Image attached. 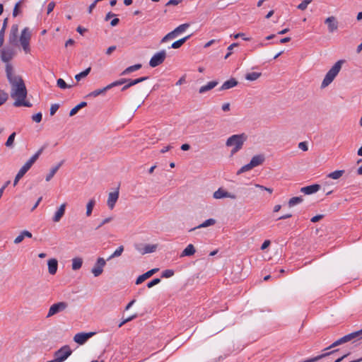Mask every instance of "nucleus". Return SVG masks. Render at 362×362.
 I'll return each mask as SVG.
<instances>
[{
    "mask_svg": "<svg viewBox=\"0 0 362 362\" xmlns=\"http://www.w3.org/2000/svg\"><path fill=\"white\" fill-rule=\"evenodd\" d=\"M95 205V200L94 199H90L86 205V216H90L91 215Z\"/></svg>",
    "mask_w": 362,
    "mask_h": 362,
    "instance_id": "obj_34",
    "label": "nucleus"
},
{
    "mask_svg": "<svg viewBox=\"0 0 362 362\" xmlns=\"http://www.w3.org/2000/svg\"><path fill=\"white\" fill-rule=\"evenodd\" d=\"M176 37H177L176 34L174 33V30H173V31L170 32L169 33H168L166 35H165L162 38L160 42L164 43V42H167L168 40L173 39Z\"/></svg>",
    "mask_w": 362,
    "mask_h": 362,
    "instance_id": "obj_45",
    "label": "nucleus"
},
{
    "mask_svg": "<svg viewBox=\"0 0 362 362\" xmlns=\"http://www.w3.org/2000/svg\"><path fill=\"white\" fill-rule=\"evenodd\" d=\"M57 85L61 89L70 88L73 85H68L62 78H59L57 81Z\"/></svg>",
    "mask_w": 362,
    "mask_h": 362,
    "instance_id": "obj_43",
    "label": "nucleus"
},
{
    "mask_svg": "<svg viewBox=\"0 0 362 362\" xmlns=\"http://www.w3.org/2000/svg\"><path fill=\"white\" fill-rule=\"evenodd\" d=\"M361 338H362V329L361 330L350 333L349 334H346V335L342 337L341 338L339 339L338 340H337L334 343H332L329 346L325 349V351L329 350L330 349H332L334 347H336L339 345L346 343L351 340L360 339Z\"/></svg>",
    "mask_w": 362,
    "mask_h": 362,
    "instance_id": "obj_4",
    "label": "nucleus"
},
{
    "mask_svg": "<svg viewBox=\"0 0 362 362\" xmlns=\"http://www.w3.org/2000/svg\"><path fill=\"white\" fill-rule=\"evenodd\" d=\"M45 146L41 147L29 160L28 161L33 165V163L37 160L39 156L41 155L45 149Z\"/></svg>",
    "mask_w": 362,
    "mask_h": 362,
    "instance_id": "obj_40",
    "label": "nucleus"
},
{
    "mask_svg": "<svg viewBox=\"0 0 362 362\" xmlns=\"http://www.w3.org/2000/svg\"><path fill=\"white\" fill-rule=\"evenodd\" d=\"M16 52L13 48L11 47H4L0 49L1 60L8 64H9V62L13 58Z\"/></svg>",
    "mask_w": 362,
    "mask_h": 362,
    "instance_id": "obj_9",
    "label": "nucleus"
},
{
    "mask_svg": "<svg viewBox=\"0 0 362 362\" xmlns=\"http://www.w3.org/2000/svg\"><path fill=\"white\" fill-rule=\"evenodd\" d=\"M237 84H238V81L235 78H232L225 81L223 83V85L221 86V87L220 88V90H228V89L235 87V86H237Z\"/></svg>",
    "mask_w": 362,
    "mask_h": 362,
    "instance_id": "obj_22",
    "label": "nucleus"
},
{
    "mask_svg": "<svg viewBox=\"0 0 362 362\" xmlns=\"http://www.w3.org/2000/svg\"><path fill=\"white\" fill-rule=\"evenodd\" d=\"M298 148L303 151H307L308 150V144L305 141L300 142L298 144Z\"/></svg>",
    "mask_w": 362,
    "mask_h": 362,
    "instance_id": "obj_55",
    "label": "nucleus"
},
{
    "mask_svg": "<svg viewBox=\"0 0 362 362\" xmlns=\"http://www.w3.org/2000/svg\"><path fill=\"white\" fill-rule=\"evenodd\" d=\"M32 33L29 28H25L22 31L19 37L20 43L24 52L28 54L30 52V41Z\"/></svg>",
    "mask_w": 362,
    "mask_h": 362,
    "instance_id": "obj_6",
    "label": "nucleus"
},
{
    "mask_svg": "<svg viewBox=\"0 0 362 362\" xmlns=\"http://www.w3.org/2000/svg\"><path fill=\"white\" fill-rule=\"evenodd\" d=\"M15 136H16V132H13L8 138L6 142V146L7 147H11L13 144V141H14V139H15Z\"/></svg>",
    "mask_w": 362,
    "mask_h": 362,
    "instance_id": "obj_48",
    "label": "nucleus"
},
{
    "mask_svg": "<svg viewBox=\"0 0 362 362\" xmlns=\"http://www.w3.org/2000/svg\"><path fill=\"white\" fill-rule=\"evenodd\" d=\"M21 1H18V3L16 4L13 11V17H16L19 14V13H20L19 7L21 6Z\"/></svg>",
    "mask_w": 362,
    "mask_h": 362,
    "instance_id": "obj_52",
    "label": "nucleus"
},
{
    "mask_svg": "<svg viewBox=\"0 0 362 362\" xmlns=\"http://www.w3.org/2000/svg\"><path fill=\"white\" fill-rule=\"evenodd\" d=\"M68 303L65 301L58 302L52 305L49 309L47 317H50L59 313L64 311L68 308Z\"/></svg>",
    "mask_w": 362,
    "mask_h": 362,
    "instance_id": "obj_8",
    "label": "nucleus"
},
{
    "mask_svg": "<svg viewBox=\"0 0 362 362\" xmlns=\"http://www.w3.org/2000/svg\"><path fill=\"white\" fill-rule=\"evenodd\" d=\"M106 264V261L103 257H98L94 267L91 269V272L94 276H99L103 272V267Z\"/></svg>",
    "mask_w": 362,
    "mask_h": 362,
    "instance_id": "obj_11",
    "label": "nucleus"
},
{
    "mask_svg": "<svg viewBox=\"0 0 362 362\" xmlns=\"http://www.w3.org/2000/svg\"><path fill=\"white\" fill-rule=\"evenodd\" d=\"M216 223V221L215 219L209 218V219H207L205 221H204L202 223H201L198 226L194 227V228L190 229L189 231L194 230H196L197 228H206V227H209V226H214Z\"/></svg>",
    "mask_w": 362,
    "mask_h": 362,
    "instance_id": "obj_26",
    "label": "nucleus"
},
{
    "mask_svg": "<svg viewBox=\"0 0 362 362\" xmlns=\"http://www.w3.org/2000/svg\"><path fill=\"white\" fill-rule=\"evenodd\" d=\"M191 37V35H187L182 39H180L175 42H174L172 45H171V48H173V49H178L180 48L188 39H189V37Z\"/></svg>",
    "mask_w": 362,
    "mask_h": 362,
    "instance_id": "obj_31",
    "label": "nucleus"
},
{
    "mask_svg": "<svg viewBox=\"0 0 362 362\" xmlns=\"http://www.w3.org/2000/svg\"><path fill=\"white\" fill-rule=\"evenodd\" d=\"M72 354V350L68 345H64L54 353V357L59 362L65 361Z\"/></svg>",
    "mask_w": 362,
    "mask_h": 362,
    "instance_id": "obj_7",
    "label": "nucleus"
},
{
    "mask_svg": "<svg viewBox=\"0 0 362 362\" xmlns=\"http://www.w3.org/2000/svg\"><path fill=\"white\" fill-rule=\"evenodd\" d=\"M166 58V52L163 49L156 53L150 59L149 65L151 67H156L161 64Z\"/></svg>",
    "mask_w": 362,
    "mask_h": 362,
    "instance_id": "obj_10",
    "label": "nucleus"
},
{
    "mask_svg": "<svg viewBox=\"0 0 362 362\" xmlns=\"http://www.w3.org/2000/svg\"><path fill=\"white\" fill-rule=\"evenodd\" d=\"M8 99V94L3 90H0V105H3Z\"/></svg>",
    "mask_w": 362,
    "mask_h": 362,
    "instance_id": "obj_49",
    "label": "nucleus"
},
{
    "mask_svg": "<svg viewBox=\"0 0 362 362\" xmlns=\"http://www.w3.org/2000/svg\"><path fill=\"white\" fill-rule=\"evenodd\" d=\"M93 335V332L89 333H84V332H80L74 337V340L75 342H76L78 344H83L86 343V341L92 336Z\"/></svg>",
    "mask_w": 362,
    "mask_h": 362,
    "instance_id": "obj_14",
    "label": "nucleus"
},
{
    "mask_svg": "<svg viewBox=\"0 0 362 362\" xmlns=\"http://www.w3.org/2000/svg\"><path fill=\"white\" fill-rule=\"evenodd\" d=\"M119 198V190L118 189L112 192L109 193L107 199V206L110 209H113L115 205Z\"/></svg>",
    "mask_w": 362,
    "mask_h": 362,
    "instance_id": "obj_16",
    "label": "nucleus"
},
{
    "mask_svg": "<svg viewBox=\"0 0 362 362\" xmlns=\"http://www.w3.org/2000/svg\"><path fill=\"white\" fill-rule=\"evenodd\" d=\"M264 160H265V158H264V155L260 154V155H256V156H253L250 162L248 164L243 165L238 171V174L239 175L243 173L249 171V170H252L253 168L262 165L264 163Z\"/></svg>",
    "mask_w": 362,
    "mask_h": 362,
    "instance_id": "obj_5",
    "label": "nucleus"
},
{
    "mask_svg": "<svg viewBox=\"0 0 362 362\" xmlns=\"http://www.w3.org/2000/svg\"><path fill=\"white\" fill-rule=\"evenodd\" d=\"M148 78V76H144V77H140V78H136V79H130V78H127V82L129 83V86H130L131 87L134 86V85H136L141 82H143L144 81H146L147 79Z\"/></svg>",
    "mask_w": 362,
    "mask_h": 362,
    "instance_id": "obj_33",
    "label": "nucleus"
},
{
    "mask_svg": "<svg viewBox=\"0 0 362 362\" xmlns=\"http://www.w3.org/2000/svg\"><path fill=\"white\" fill-rule=\"evenodd\" d=\"M320 188V185L317 184L303 187L300 189V192L305 194H311L317 192Z\"/></svg>",
    "mask_w": 362,
    "mask_h": 362,
    "instance_id": "obj_18",
    "label": "nucleus"
},
{
    "mask_svg": "<svg viewBox=\"0 0 362 362\" xmlns=\"http://www.w3.org/2000/svg\"><path fill=\"white\" fill-rule=\"evenodd\" d=\"M59 105L58 104H52L50 107V115L53 116L58 110Z\"/></svg>",
    "mask_w": 362,
    "mask_h": 362,
    "instance_id": "obj_54",
    "label": "nucleus"
},
{
    "mask_svg": "<svg viewBox=\"0 0 362 362\" xmlns=\"http://www.w3.org/2000/svg\"><path fill=\"white\" fill-rule=\"evenodd\" d=\"M160 282V279L158 278L154 279L147 284L148 288H152Z\"/></svg>",
    "mask_w": 362,
    "mask_h": 362,
    "instance_id": "obj_53",
    "label": "nucleus"
},
{
    "mask_svg": "<svg viewBox=\"0 0 362 362\" xmlns=\"http://www.w3.org/2000/svg\"><path fill=\"white\" fill-rule=\"evenodd\" d=\"M344 173L345 171L344 170H335L329 173L327 177L333 180H337L340 178L344 174Z\"/></svg>",
    "mask_w": 362,
    "mask_h": 362,
    "instance_id": "obj_32",
    "label": "nucleus"
},
{
    "mask_svg": "<svg viewBox=\"0 0 362 362\" xmlns=\"http://www.w3.org/2000/svg\"><path fill=\"white\" fill-rule=\"evenodd\" d=\"M136 317V315H132L125 320H124L119 325V327H121L123 325H124L125 323L132 320L133 319H134Z\"/></svg>",
    "mask_w": 362,
    "mask_h": 362,
    "instance_id": "obj_61",
    "label": "nucleus"
},
{
    "mask_svg": "<svg viewBox=\"0 0 362 362\" xmlns=\"http://www.w3.org/2000/svg\"><path fill=\"white\" fill-rule=\"evenodd\" d=\"M182 1L183 0H170L167 2L165 6H171V5L176 6V5L179 4L180 3H181Z\"/></svg>",
    "mask_w": 362,
    "mask_h": 362,
    "instance_id": "obj_57",
    "label": "nucleus"
},
{
    "mask_svg": "<svg viewBox=\"0 0 362 362\" xmlns=\"http://www.w3.org/2000/svg\"><path fill=\"white\" fill-rule=\"evenodd\" d=\"M66 206V204L65 203L62 204L59 206L58 210L55 212V214L52 218L54 222L57 223L61 220L62 216L64 215Z\"/></svg>",
    "mask_w": 362,
    "mask_h": 362,
    "instance_id": "obj_19",
    "label": "nucleus"
},
{
    "mask_svg": "<svg viewBox=\"0 0 362 362\" xmlns=\"http://www.w3.org/2000/svg\"><path fill=\"white\" fill-rule=\"evenodd\" d=\"M45 146L41 147L29 160L28 161L33 165V163L37 160L39 156L41 155L45 149Z\"/></svg>",
    "mask_w": 362,
    "mask_h": 362,
    "instance_id": "obj_39",
    "label": "nucleus"
},
{
    "mask_svg": "<svg viewBox=\"0 0 362 362\" xmlns=\"http://www.w3.org/2000/svg\"><path fill=\"white\" fill-rule=\"evenodd\" d=\"M18 36V25L13 24L10 30L8 35V43L11 45H17Z\"/></svg>",
    "mask_w": 362,
    "mask_h": 362,
    "instance_id": "obj_12",
    "label": "nucleus"
},
{
    "mask_svg": "<svg viewBox=\"0 0 362 362\" xmlns=\"http://www.w3.org/2000/svg\"><path fill=\"white\" fill-rule=\"evenodd\" d=\"M159 269L158 268L152 269L147 272L144 273L142 275H140L136 281V284H140L142 282H144L146 279L151 277L152 275H153L155 273H156Z\"/></svg>",
    "mask_w": 362,
    "mask_h": 362,
    "instance_id": "obj_17",
    "label": "nucleus"
},
{
    "mask_svg": "<svg viewBox=\"0 0 362 362\" xmlns=\"http://www.w3.org/2000/svg\"><path fill=\"white\" fill-rule=\"evenodd\" d=\"M189 27V23H184L177 27L174 30V33L177 36L179 34L185 32Z\"/></svg>",
    "mask_w": 362,
    "mask_h": 362,
    "instance_id": "obj_35",
    "label": "nucleus"
},
{
    "mask_svg": "<svg viewBox=\"0 0 362 362\" xmlns=\"http://www.w3.org/2000/svg\"><path fill=\"white\" fill-rule=\"evenodd\" d=\"M323 218H324V215L318 214V215H316V216H313L311 218V221L313 222V223H315V222H317V221H320Z\"/></svg>",
    "mask_w": 362,
    "mask_h": 362,
    "instance_id": "obj_59",
    "label": "nucleus"
},
{
    "mask_svg": "<svg viewBox=\"0 0 362 362\" xmlns=\"http://www.w3.org/2000/svg\"><path fill=\"white\" fill-rule=\"evenodd\" d=\"M174 275V271L172 269H166L164 270L162 273L161 277L163 278H170Z\"/></svg>",
    "mask_w": 362,
    "mask_h": 362,
    "instance_id": "obj_50",
    "label": "nucleus"
},
{
    "mask_svg": "<svg viewBox=\"0 0 362 362\" xmlns=\"http://www.w3.org/2000/svg\"><path fill=\"white\" fill-rule=\"evenodd\" d=\"M42 115L41 112H38L32 116V119L37 123L40 122L42 121Z\"/></svg>",
    "mask_w": 362,
    "mask_h": 362,
    "instance_id": "obj_51",
    "label": "nucleus"
},
{
    "mask_svg": "<svg viewBox=\"0 0 362 362\" xmlns=\"http://www.w3.org/2000/svg\"><path fill=\"white\" fill-rule=\"evenodd\" d=\"M158 247V245H146L143 248L136 247V249L142 254H148L154 252Z\"/></svg>",
    "mask_w": 362,
    "mask_h": 362,
    "instance_id": "obj_21",
    "label": "nucleus"
},
{
    "mask_svg": "<svg viewBox=\"0 0 362 362\" xmlns=\"http://www.w3.org/2000/svg\"><path fill=\"white\" fill-rule=\"evenodd\" d=\"M261 76V73H258V72H252V73H249V74H247L245 75V78L248 81H255L257 79H258Z\"/></svg>",
    "mask_w": 362,
    "mask_h": 362,
    "instance_id": "obj_41",
    "label": "nucleus"
},
{
    "mask_svg": "<svg viewBox=\"0 0 362 362\" xmlns=\"http://www.w3.org/2000/svg\"><path fill=\"white\" fill-rule=\"evenodd\" d=\"M6 74L7 79L11 84V97L15 100V107H32L29 101H26L27 89L21 76L16 75L11 64H6Z\"/></svg>",
    "mask_w": 362,
    "mask_h": 362,
    "instance_id": "obj_1",
    "label": "nucleus"
},
{
    "mask_svg": "<svg viewBox=\"0 0 362 362\" xmlns=\"http://www.w3.org/2000/svg\"><path fill=\"white\" fill-rule=\"evenodd\" d=\"M47 264L49 273L52 275L55 274L58 268L57 260L54 258L50 259L48 260Z\"/></svg>",
    "mask_w": 362,
    "mask_h": 362,
    "instance_id": "obj_20",
    "label": "nucleus"
},
{
    "mask_svg": "<svg viewBox=\"0 0 362 362\" xmlns=\"http://www.w3.org/2000/svg\"><path fill=\"white\" fill-rule=\"evenodd\" d=\"M55 4L54 1L49 2L47 5V14L50 13L54 8Z\"/></svg>",
    "mask_w": 362,
    "mask_h": 362,
    "instance_id": "obj_60",
    "label": "nucleus"
},
{
    "mask_svg": "<svg viewBox=\"0 0 362 362\" xmlns=\"http://www.w3.org/2000/svg\"><path fill=\"white\" fill-rule=\"evenodd\" d=\"M303 202V198L301 197H294L289 199L288 201V206L293 207V206L300 204Z\"/></svg>",
    "mask_w": 362,
    "mask_h": 362,
    "instance_id": "obj_37",
    "label": "nucleus"
},
{
    "mask_svg": "<svg viewBox=\"0 0 362 362\" xmlns=\"http://www.w3.org/2000/svg\"><path fill=\"white\" fill-rule=\"evenodd\" d=\"M124 251V246H119L108 258L107 260H110L113 258L118 257L122 255Z\"/></svg>",
    "mask_w": 362,
    "mask_h": 362,
    "instance_id": "obj_36",
    "label": "nucleus"
},
{
    "mask_svg": "<svg viewBox=\"0 0 362 362\" xmlns=\"http://www.w3.org/2000/svg\"><path fill=\"white\" fill-rule=\"evenodd\" d=\"M344 62L345 60H339L331 67V69L326 74L321 83V88H326L334 81L335 77L340 71L341 66Z\"/></svg>",
    "mask_w": 362,
    "mask_h": 362,
    "instance_id": "obj_3",
    "label": "nucleus"
},
{
    "mask_svg": "<svg viewBox=\"0 0 362 362\" xmlns=\"http://www.w3.org/2000/svg\"><path fill=\"white\" fill-rule=\"evenodd\" d=\"M45 146L41 147L29 160L28 161L33 165V163L37 160L39 156L41 155L45 149Z\"/></svg>",
    "mask_w": 362,
    "mask_h": 362,
    "instance_id": "obj_38",
    "label": "nucleus"
},
{
    "mask_svg": "<svg viewBox=\"0 0 362 362\" xmlns=\"http://www.w3.org/2000/svg\"><path fill=\"white\" fill-rule=\"evenodd\" d=\"M127 82V78H120L119 80L115 81L112 83L109 84L110 89L113 87L124 84Z\"/></svg>",
    "mask_w": 362,
    "mask_h": 362,
    "instance_id": "obj_46",
    "label": "nucleus"
},
{
    "mask_svg": "<svg viewBox=\"0 0 362 362\" xmlns=\"http://www.w3.org/2000/svg\"><path fill=\"white\" fill-rule=\"evenodd\" d=\"M26 173V172L24 170V169L21 168L17 175H16V177L13 181V185L16 186L18 181L24 176V175Z\"/></svg>",
    "mask_w": 362,
    "mask_h": 362,
    "instance_id": "obj_44",
    "label": "nucleus"
},
{
    "mask_svg": "<svg viewBox=\"0 0 362 362\" xmlns=\"http://www.w3.org/2000/svg\"><path fill=\"white\" fill-rule=\"evenodd\" d=\"M24 238H24V236H23V233H22V232H21V234H20L19 235H18V236L15 238V240H14V243H15V244H19L20 243H21V242L23 240V239H24Z\"/></svg>",
    "mask_w": 362,
    "mask_h": 362,
    "instance_id": "obj_58",
    "label": "nucleus"
},
{
    "mask_svg": "<svg viewBox=\"0 0 362 362\" xmlns=\"http://www.w3.org/2000/svg\"><path fill=\"white\" fill-rule=\"evenodd\" d=\"M112 220V217H108L102 221V222L97 226L96 229H99L103 225L110 222Z\"/></svg>",
    "mask_w": 362,
    "mask_h": 362,
    "instance_id": "obj_56",
    "label": "nucleus"
},
{
    "mask_svg": "<svg viewBox=\"0 0 362 362\" xmlns=\"http://www.w3.org/2000/svg\"><path fill=\"white\" fill-rule=\"evenodd\" d=\"M247 139V136L244 133L240 134H234L228 138L226 142V146L228 147H233L230 151L231 155H234L243 148V146Z\"/></svg>",
    "mask_w": 362,
    "mask_h": 362,
    "instance_id": "obj_2",
    "label": "nucleus"
},
{
    "mask_svg": "<svg viewBox=\"0 0 362 362\" xmlns=\"http://www.w3.org/2000/svg\"><path fill=\"white\" fill-rule=\"evenodd\" d=\"M270 243H271L270 240H265L261 246V250H265L267 247H268L270 245Z\"/></svg>",
    "mask_w": 362,
    "mask_h": 362,
    "instance_id": "obj_64",
    "label": "nucleus"
},
{
    "mask_svg": "<svg viewBox=\"0 0 362 362\" xmlns=\"http://www.w3.org/2000/svg\"><path fill=\"white\" fill-rule=\"evenodd\" d=\"M110 89V88L109 87V85H107V86L104 87L103 88L97 89V90H95L93 91L90 92L87 95V97H93V98L97 97L100 95L105 94L106 93V91Z\"/></svg>",
    "mask_w": 362,
    "mask_h": 362,
    "instance_id": "obj_28",
    "label": "nucleus"
},
{
    "mask_svg": "<svg viewBox=\"0 0 362 362\" xmlns=\"http://www.w3.org/2000/svg\"><path fill=\"white\" fill-rule=\"evenodd\" d=\"M325 23L327 25L328 31L334 33L338 29V21L334 16H329L325 20Z\"/></svg>",
    "mask_w": 362,
    "mask_h": 362,
    "instance_id": "obj_13",
    "label": "nucleus"
},
{
    "mask_svg": "<svg viewBox=\"0 0 362 362\" xmlns=\"http://www.w3.org/2000/svg\"><path fill=\"white\" fill-rule=\"evenodd\" d=\"M142 65L141 64H134L133 66H130L129 67H127V69H125L122 73H121V76H125V75H128L130 73L133 72V71H136L139 69H140L141 68Z\"/></svg>",
    "mask_w": 362,
    "mask_h": 362,
    "instance_id": "obj_27",
    "label": "nucleus"
},
{
    "mask_svg": "<svg viewBox=\"0 0 362 362\" xmlns=\"http://www.w3.org/2000/svg\"><path fill=\"white\" fill-rule=\"evenodd\" d=\"M32 165H33L28 160L21 168L24 169V170L27 173Z\"/></svg>",
    "mask_w": 362,
    "mask_h": 362,
    "instance_id": "obj_62",
    "label": "nucleus"
},
{
    "mask_svg": "<svg viewBox=\"0 0 362 362\" xmlns=\"http://www.w3.org/2000/svg\"><path fill=\"white\" fill-rule=\"evenodd\" d=\"M196 252V250L192 244L188 245L185 249L182 252L180 257L192 256Z\"/></svg>",
    "mask_w": 362,
    "mask_h": 362,
    "instance_id": "obj_24",
    "label": "nucleus"
},
{
    "mask_svg": "<svg viewBox=\"0 0 362 362\" xmlns=\"http://www.w3.org/2000/svg\"><path fill=\"white\" fill-rule=\"evenodd\" d=\"M213 197L214 199H219L223 198H230L233 199H236V196L233 194H231L230 192H228L223 189L222 188H219L218 190H216L214 194Z\"/></svg>",
    "mask_w": 362,
    "mask_h": 362,
    "instance_id": "obj_15",
    "label": "nucleus"
},
{
    "mask_svg": "<svg viewBox=\"0 0 362 362\" xmlns=\"http://www.w3.org/2000/svg\"><path fill=\"white\" fill-rule=\"evenodd\" d=\"M83 259L81 257H75L72 259V269L78 270L82 267Z\"/></svg>",
    "mask_w": 362,
    "mask_h": 362,
    "instance_id": "obj_30",
    "label": "nucleus"
},
{
    "mask_svg": "<svg viewBox=\"0 0 362 362\" xmlns=\"http://www.w3.org/2000/svg\"><path fill=\"white\" fill-rule=\"evenodd\" d=\"M90 70H91L90 67L87 68L83 71L76 74L75 76V79L76 81H79L81 78H85L86 76H87L88 75V74L90 73Z\"/></svg>",
    "mask_w": 362,
    "mask_h": 362,
    "instance_id": "obj_42",
    "label": "nucleus"
},
{
    "mask_svg": "<svg viewBox=\"0 0 362 362\" xmlns=\"http://www.w3.org/2000/svg\"><path fill=\"white\" fill-rule=\"evenodd\" d=\"M313 0H303L300 4L297 6L298 9L304 11L307 8L308 4L312 2Z\"/></svg>",
    "mask_w": 362,
    "mask_h": 362,
    "instance_id": "obj_47",
    "label": "nucleus"
},
{
    "mask_svg": "<svg viewBox=\"0 0 362 362\" xmlns=\"http://www.w3.org/2000/svg\"><path fill=\"white\" fill-rule=\"evenodd\" d=\"M80 110V108L76 105L75 106L74 108H72L69 112V116L70 117H72L74 115H75L77 112Z\"/></svg>",
    "mask_w": 362,
    "mask_h": 362,
    "instance_id": "obj_63",
    "label": "nucleus"
},
{
    "mask_svg": "<svg viewBox=\"0 0 362 362\" xmlns=\"http://www.w3.org/2000/svg\"><path fill=\"white\" fill-rule=\"evenodd\" d=\"M63 160L59 163L56 166L51 168L49 173L46 176V181L49 182L55 175V173L57 172V170L59 169V168L63 164Z\"/></svg>",
    "mask_w": 362,
    "mask_h": 362,
    "instance_id": "obj_29",
    "label": "nucleus"
},
{
    "mask_svg": "<svg viewBox=\"0 0 362 362\" xmlns=\"http://www.w3.org/2000/svg\"><path fill=\"white\" fill-rule=\"evenodd\" d=\"M217 85H218L217 81H210L206 85L202 86L199 90V93H204L206 91H209V90L213 89Z\"/></svg>",
    "mask_w": 362,
    "mask_h": 362,
    "instance_id": "obj_23",
    "label": "nucleus"
},
{
    "mask_svg": "<svg viewBox=\"0 0 362 362\" xmlns=\"http://www.w3.org/2000/svg\"><path fill=\"white\" fill-rule=\"evenodd\" d=\"M337 350H333V351H329V352H326L325 354H322L321 355H319V356H317L315 357H313V358H308L303 362H316L320 359H322V358H325V357H327L331 354H334L335 352H337Z\"/></svg>",
    "mask_w": 362,
    "mask_h": 362,
    "instance_id": "obj_25",
    "label": "nucleus"
}]
</instances>
